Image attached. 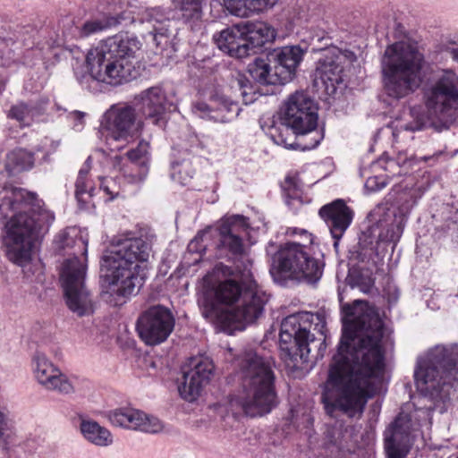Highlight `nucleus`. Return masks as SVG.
<instances>
[{
  "label": "nucleus",
  "instance_id": "obj_1",
  "mask_svg": "<svg viewBox=\"0 0 458 458\" xmlns=\"http://www.w3.org/2000/svg\"><path fill=\"white\" fill-rule=\"evenodd\" d=\"M343 335L323 385L326 413L360 417L375 394V379L384 371V326L377 310L367 301L342 304Z\"/></svg>",
  "mask_w": 458,
  "mask_h": 458
},
{
  "label": "nucleus",
  "instance_id": "obj_2",
  "mask_svg": "<svg viewBox=\"0 0 458 458\" xmlns=\"http://www.w3.org/2000/svg\"><path fill=\"white\" fill-rule=\"evenodd\" d=\"M1 209L14 213L4 225L3 243L9 259L22 266L30 259L33 242L47 232L55 216L35 193L18 188L4 197Z\"/></svg>",
  "mask_w": 458,
  "mask_h": 458
},
{
  "label": "nucleus",
  "instance_id": "obj_3",
  "mask_svg": "<svg viewBox=\"0 0 458 458\" xmlns=\"http://www.w3.org/2000/svg\"><path fill=\"white\" fill-rule=\"evenodd\" d=\"M138 38L129 33H118L101 40L86 55L87 72H75L80 84L88 89L93 81L117 86L137 77L133 58L140 49Z\"/></svg>",
  "mask_w": 458,
  "mask_h": 458
},
{
  "label": "nucleus",
  "instance_id": "obj_4",
  "mask_svg": "<svg viewBox=\"0 0 458 458\" xmlns=\"http://www.w3.org/2000/svg\"><path fill=\"white\" fill-rule=\"evenodd\" d=\"M240 380L239 393L230 406H239L249 417L268 414L278 404L275 375L267 360L253 350H244L234 360Z\"/></svg>",
  "mask_w": 458,
  "mask_h": 458
},
{
  "label": "nucleus",
  "instance_id": "obj_5",
  "mask_svg": "<svg viewBox=\"0 0 458 458\" xmlns=\"http://www.w3.org/2000/svg\"><path fill=\"white\" fill-rule=\"evenodd\" d=\"M150 252V244L142 237L121 240L106 251L101 267L114 293L123 297L137 293L146 278L145 263Z\"/></svg>",
  "mask_w": 458,
  "mask_h": 458
},
{
  "label": "nucleus",
  "instance_id": "obj_6",
  "mask_svg": "<svg viewBox=\"0 0 458 458\" xmlns=\"http://www.w3.org/2000/svg\"><path fill=\"white\" fill-rule=\"evenodd\" d=\"M424 55L405 41L388 46L381 58V73L385 93L399 100L416 92L426 79Z\"/></svg>",
  "mask_w": 458,
  "mask_h": 458
},
{
  "label": "nucleus",
  "instance_id": "obj_7",
  "mask_svg": "<svg viewBox=\"0 0 458 458\" xmlns=\"http://www.w3.org/2000/svg\"><path fill=\"white\" fill-rule=\"evenodd\" d=\"M289 236L300 235L302 242H287L276 250L273 242L266 248L271 257L270 274L275 279L291 278L317 283L322 276L324 264L312 253V234L305 229L288 228Z\"/></svg>",
  "mask_w": 458,
  "mask_h": 458
},
{
  "label": "nucleus",
  "instance_id": "obj_8",
  "mask_svg": "<svg viewBox=\"0 0 458 458\" xmlns=\"http://www.w3.org/2000/svg\"><path fill=\"white\" fill-rule=\"evenodd\" d=\"M414 380L422 394L441 401L449 398L458 381V345H436L418 357Z\"/></svg>",
  "mask_w": 458,
  "mask_h": 458
},
{
  "label": "nucleus",
  "instance_id": "obj_9",
  "mask_svg": "<svg viewBox=\"0 0 458 458\" xmlns=\"http://www.w3.org/2000/svg\"><path fill=\"white\" fill-rule=\"evenodd\" d=\"M244 285L243 293L234 309L220 310L215 303L205 301L203 317L224 327L236 330H243L246 326L256 322L263 315L268 296L258 286L252 275L244 278Z\"/></svg>",
  "mask_w": 458,
  "mask_h": 458
},
{
  "label": "nucleus",
  "instance_id": "obj_10",
  "mask_svg": "<svg viewBox=\"0 0 458 458\" xmlns=\"http://www.w3.org/2000/svg\"><path fill=\"white\" fill-rule=\"evenodd\" d=\"M314 319L318 320L316 327H325L324 315L319 313L298 312L282 321L279 345L281 356L285 361L290 360L294 364L308 361L310 344L314 341L310 334Z\"/></svg>",
  "mask_w": 458,
  "mask_h": 458
},
{
  "label": "nucleus",
  "instance_id": "obj_11",
  "mask_svg": "<svg viewBox=\"0 0 458 458\" xmlns=\"http://www.w3.org/2000/svg\"><path fill=\"white\" fill-rule=\"evenodd\" d=\"M423 98L430 116L449 122L458 114V75L451 69L442 70L424 88Z\"/></svg>",
  "mask_w": 458,
  "mask_h": 458
},
{
  "label": "nucleus",
  "instance_id": "obj_12",
  "mask_svg": "<svg viewBox=\"0 0 458 458\" xmlns=\"http://www.w3.org/2000/svg\"><path fill=\"white\" fill-rule=\"evenodd\" d=\"M248 228V218L242 215L223 217L218 227L219 248L226 250L234 259L236 273H242L244 278L251 276L252 267V261L242 242V236Z\"/></svg>",
  "mask_w": 458,
  "mask_h": 458
},
{
  "label": "nucleus",
  "instance_id": "obj_13",
  "mask_svg": "<svg viewBox=\"0 0 458 458\" xmlns=\"http://www.w3.org/2000/svg\"><path fill=\"white\" fill-rule=\"evenodd\" d=\"M174 325V317L168 308L163 305H154L140 315L136 323V330L145 344L155 346L167 340Z\"/></svg>",
  "mask_w": 458,
  "mask_h": 458
},
{
  "label": "nucleus",
  "instance_id": "obj_14",
  "mask_svg": "<svg viewBox=\"0 0 458 458\" xmlns=\"http://www.w3.org/2000/svg\"><path fill=\"white\" fill-rule=\"evenodd\" d=\"M127 160L122 156L115 155L109 159L114 170L118 171L125 182L141 186L149 172L150 154L149 144L140 140L137 147L126 153Z\"/></svg>",
  "mask_w": 458,
  "mask_h": 458
},
{
  "label": "nucleus",
  "instance_id": "obj_15",
  "mask_svg": "<svg viewBox=\"0 0 458 458\" xmlns=\"http://www.w3.org/2000/svg\"><path fill=\"white\" fill-rule=\"evenodd\" d=\"M284 119L295 131L304 134L318 132V114L313 100L304 92L296 91L284 105Z\"/></svg>",
  "mask_w": 458,
  "mask_h": 458
},
{
  "label": "nucleus",
  "instance_id": "obj_16",
  "mask_svg": "<svg viewBox=\"0 0 458 458\" xmlns=\"http://www.w3.org/2000/svg\"><path fill=\"white\" fill-rule=\"evenodd\" d=\"M214 368L212 360L207 356L190 358L182 367V381L178 386L182 398L187 402L195 401L209 382Z\"/></svg>",
  "mask_w": 458,
  "mask_h": 458
},
{
  "label": "nucleus",
  "instance_id": "obj_17",
  "mask_svg": "<svg viewBox=\"0 0 458 458\" xmlns=\"http://www.w3.org/2000/svg\"><path fill=\"white\" fill-rule=\"evenodd\" d=\"M409 413L401 411L386 429L384 448L387 458H406L412 444L411 432L416 429Z\"/></svg>",
  "mask_w": 458,
  "mask_h": 458
},
{
  "label": "nucleus",
  "instance_id": "obj_18",
  "mask_svg": "<svg viewBox=\"0 0 458 458\" xmlns=\"http://www.w3.org/2000/svg\"><path fill=\"white\" fill-rule=\"evenodd\" d=\"M345 63V55L338 48L327 49L315 72L316 86L323 88L327 95H334L344 82Z\"/></svg>",
  "mask_w": 458,
  "mask_h": 458
},
{
  "label": "nucleus",
  "instance_id": "obj_19",
  "mask_svg": "<svg viewBox=\"0 0 458 458\" xmlns=\"http://www.w3.org/2000/svg\"><path fill=\"white\" fill-rule=\"evenodd\" d=\"M109 421L115 427L144 433L157 434L163 430V423L152 415L142 411L125 407L111 411L108 414Z\"/></svg>",
  "mask_w": 458,
  "mask_h": 458
},
{
  "label": "nucleus",
  "instance_id": "obj_20",
  "mask_svg": "<svg viewBox=\"0 0 458 458\" xmlns=\"http://www.w3.org/2000/svg\"><path fill=\"white\" fill-rule=\"evenodd\" d=\"M322 220L327 225L332 237L335 239L334 246L338 245L353 219V211L344 199H337L322 206L318 211Z\"/></svg>",
  "mask_w": 458,
  "mask_h": 458
},
{
  "label": "nucleus",
  "instance_id": "obj_21",
  "mask_svg": "<svg viewBox=\"0 0 458 458\" xmlns=\"http://www.w3.org/2000/svg\"><path fill=\"white\" fill-rule=\"evenodd\" d=\"M103 130L106 131L107 140H127L135 131V113L131 106L113 107L106 113Z\"/></svg>",
  "mask_w": 458,
  "mask_h": 458
},
{
  "label": "nucleus",
  "instance_id": "obj_22",
  "mask_svg": "<svg viewBox=\"0 0 458 458\" xmlns=\"http://www.w3.org/2000/svg\"><path fill=\"white\" fill-rule=\"evenodd\" d=\"M192 112L202 119L217 123H228L239 114L240 107L235 100L225 96H216L209 103L197 101L192 106Z\"/></svg>",
  "mask_w": 458,
  "mask_h": 458
},
{
  "label": "nucleus",
  "instance_id": "obj_23",
  "mask_svg": "<svg viewBox=\"0 0 458 458\" xmlns=\"http://www.w3.org/2000/svg\"><path fill=\"white\" fill-rule=\"evenodd\" d=\"M305 53L306 50L300 46H286L268 54L267 59L273 64V69L278 73L282 84L293 80Z\"/></svg>",
  "mask_w": 458,
  "mask_h": 458
},
{
  "label": "nucleus",
  "instance_id": "obj_24",
  "mask_svg": "<svg viewBox=\"0 0 458 458\" xmlns=\"http://www.w3.org/2000/svg\"><path fill=\"white\" fill-rule=\"evenodd\" d=\"M310 142L304 140L307 134L295 131L290 125L285 123L278 127H272L269 131L271 140L279 146L285 148L295 150H310L315 148L321 141L323 136L320 132H315Z\"/></svg>",
  "mask_w": 458,
  "mask_h": 458
},
{
  "label": "nucleus",
  "instance_id": "obj_25",
  "mask_svg": "<svg viewBox=\"0 0 458 458\" xmlns=\"http://www.w3.org/2000/svg\"><path fill=\"white\" fill-rule=\"evenodd\" d=\"M322 454L329 458H345L351 452L347 432L342 425L326 424L320 444Z\"/></svg>",
  "mask_w": 458,
  "mask_h": 458
},
{
  "label": "nucleus",
  "instance_id": "obj_26",
  "mask_svg": "<svg viewBox=\"0 0 458 458\" xmlns=\"http://www.w3.org/2000/svg\"><path fill=\"white\" fill-rule=\"evenodd\" d=\"M140 111L142 115L153 124H165V95L158 87L149 88L141 92Z\"/></svg>",
  "mask_w": 458,
  "mask_h": 458
},
{
  "label": "nucleus",
  "instance_id": "obj_27",
  "mask_svg": "<svg viewBox=\"0 0 458 458\" xmlns=\"http://www.w3.org/2000/svg\"><path fill=\"white\" fill-rule=\"evenodd\" d=\"M237 275L240 276V282L236 281L235 279H225L218 283V284L214 288L215 301L209 300L208 298H204L202 301H199L202 314L203 304L205 301L213 302L218 309L224 310L223 308L219 307V304L232 306L240 301L245 285L242 274L237 273Z\"/></svg>",
  "mask_w": 458,
  "mask_h": 458
},
{
  "label": "nucleus",
  "instance_id": "obj_28",
  "mask_svg": "<svg viewBox=\"0 0 458 458\" xmlns=\"http://www.w3.org/2000/svg\"><path fill=\"white\" fill-rule=\"evenodd\" d=\"M214 41L217 47L236 58H242L248 55V46L244 37V31L239 27H232L223 30L214 35Z\"/></svg>",
  "mask_w": 458,
  "mask_h": 458
},
{
  "label": "nucleus",
  "instance_id": "obj_29",
  "mask_svg": "<svg viewBox=\"0 0 458 458\" xmlns=\"http://www.w3.org/2000/svg\"><path fill=\"white\" fill-rule=\"evenodd\" d=\"M126 17H133L134 21H126L127 23H148L151 27L149 33L157 38V36L167 37L170 34V19L168 13L161 7L145 8L139 11L137 16L131 14V12H126Z\"/></svg>",
  "mask_w": 458,
  "mask_h": 458
},
{
  "label": "nucleus",
  "instance_id": "obj_30",
  "mask_svg": "<svg viewBox=\"0 0 458 458\" xmlns=\"http://www.w3.org/2000/svg\"><path fill=\"white\" fill-rule=\"evenodd\" d=\"M86 257H72L65 259L60 270V282L63 290L86 286Z\"/></svg>",
  "mask_w": 458,
  "mask_h": 458
},
{
  "label": "nucleus",
  "instance_id": "obj_31",
  "mask_svg": "<svg viewBox=\"0 0 458 458\" xmlns=\"http://www.w3.org/2000/svg\"><path fill=\"white\" fill-rule=\"evenodd\" d=\"M55 245L59 252L64 251L72 257L82 256L84 258L88 250L87 240L75 227L61 232L55 239Z\"/></svg>",
  "mask_w": 458,
  "mask_h": 458
},
{
  "label": "nucleus",
  "instance_id": "obj_32",
  "mask_svg": "<svg viewBox=\"0 0 458 458\" xmlns=\"http://www.w3.org/2000/svg\"><path fill=\"white\" fill-rule=\"evenodd\" d=\"M69 310L79 317L89 316L94 312L93 300L87 286L64 290Z\"/></svg>",
  "mask_w": 458,
  "mask_h": 458
},
{
  "label": "nucleus",
  "instance_id": "obj_33",
  "mask_svg": "<svg viewBox=\"0 0 458 458\" xmlns=\"http://www.w3.org/2000/svg\"><path fill=\"white\" fill-rule=\"evenodd\" d=\"M279 0H223L231 14L249 17L251 13L273 8Z\"/></svg>",
  "mask_w": 458,
  "mask_h": 458
},
{
  "label": "nucleus",
  "instance_id": "obj_34",
  "mask_svg": "<svg viewBox=\"0 0 458 458\" xmlns=\"http://www.w3.org/2000/svg\"><path fill=\"white\" fill-rule=\"evenodd\" d=\"M126 21H134L133 17H126V11L117 15H103L99 18L87 21L82 25L80 34L81 37H89L93 34L107 30Z\"/></svg>",
  "mask_w": 458,
  "mask_h": 458
},
{
  "label": "nucleus",
  "instance_id": "obj_35",
  "mask_svg": "<svg viewBox=\"0 0 458 458\" xmlns=\"http://www.w3.org/2000/svg\"><path fill=\"white\" fill-rule=\"evenodd\" d=\"M32 372L37 382L44 388L51 382L53 377L56 375L59 368L43 352H37L31 360Z\"/></svg>",
  "mask_w": 458,
  "mask_h": 458
},
{
  "label": "nucleus",
  "instance_id": "obj_36",
  "mask_svg": "<svg viewBox=\"0 0 458 458\" xmlns=\"http://www.w3.org/2000/svg\"><path fill=\"white\" fill-rule=\"evenodd\" d=\"M268 59L256 58L248 66V72L250 77L260 84H282L278 73L271 67Z\"/></svg>",
  "mask_w": 458,
  "mask_h": 458
},
{
  "label": "nucleus",
  "instance_id": "obj_37",
  "mask_svg": "<svg viewBox=\"0 0 458 458\" xmlns=\"http://www.w3.org/2000/svg\"><path fill=\"white\" fill-rule=\"evenodd\" d=\"M244 37L248 46V55L250 51L255 47H260L266 43L272 41L275 37V30L266 23L259 22L252 24L244 31Z\"/></svg>",
  "mask_w": 458,
  "mask_h": 458
},
{
  "label": "nucleus",
  "instance_id": "obj_38",
  "mask_svg": "<svg viewBox=\"0 0 458 458\" xmlns=\"http://www.w3.org/2000/svg\"><path fill=\"white\" fill-rule=\"evenodd\" d=\"M386 204H389L397 216L408 217L411 208L416 204L413 193L408 190H393L386 198Z\"/></svg>",
  "mask_w": 458,
  "mask_h": 458
},
{
  "label": "nucleus",
  "instance_id": "obj_39",
  "mask_svg": "<svg viewBox=\"0 0 458 458\" xmlns=\"http://www.w3.org/2000/svg\"><path fill=\"white\" fill-rule=\"evenodd\" d=\"M81 431L83 437L98 446H108L113 443L111 432L93 420H82Z\"/></svg>",
  "mask_w": 458,
  "mask_h": 458
},
{
  "label": "nucleus",
  "instance_id": "obj_40",
  "mask_svg": "<svg viewBox=\"0 0 458 458\" xmlns=\"http://www.w3.org/2000/svg\"><path fill=\"white\" fill-rule=\"evenodd\" d=\"M231 89L234 95V100L241 98L244 105L253 103L257 98V90L250 80L243 74H238L231 81Z\"/></svg>",
  "mask_w": 458,
  "mask_h": 458
},
{
  "label": "nucleus",
  "instance_id": "obj_41",
  "mask_svg": "<svg viewBox=\"0 0 458 458\" xmlns=\"http://www.w3.org/2000/svg\"><path fill=\"white\" fill-rule=\"evenodd\" d=\"M204 2L205 0H172L185 22H195L201 19Z\"/></svg>",
  "mask_w": 458,
  "mask_h": 458
},
{
  "label": "nucleus",
  "instance_id": "obj_42",
  "mask_svg": "<svg viewBox=\"0 0 458 458\" xmlns=\"http://www.w3.org/2000/svg\"><path fill=\"white\" fill-rule=\"evenodd\" d=\"M33 154L25 149H14L7 155L6 168L11 173L29 170L33 167Z\"/></svg>",
  "mask_w": 458,
  "mask_h": 458
},
{
  "label": "nucleus",
  "instance_id": "obj_43",
  "mask_svg": "<svg viewBox=\"0 0 458 458\" xmlns=\"http://www.w3.org/2000/svg\"><path fill=\"white\" fill-rule=\"evenodd\" d=\"M90 157L87 158L82 167L80 169L75 182V197L79 203L86 204L88 199L92 197L94 188L89 185L88 174L90 170Z\"/></svg>",
  "mask_w": 458,
  "mask_h": 458
},
{
  "label": "nucleus",
  "instance_id": "obj_44",
  "mask_svg": "<svg viewBox=\"0 0 458 458\" xmlns=\"http://www.w3.org/2000/svg\"><path fill=\"white\" fill-rule=\"evenodd\" d=\"M47 390L55 391L61 394H71L75 392V379L69 377L60 369L46 386Z\"/></svg>",
  "mask_w": 458,
  "mask_h": 458
},
{
  "label": "nucleus",
  "instance_id": "obj_45",
  "mask_svg": "<svg viewBox=\"0 0 458 458\" xmlns=\"http://www.w3.org/2000/svg\"><path fill=\"white\" fill-rule=\"evenodd\" d=\"M38 111L25 103L13 106L9 111L8 116L17 120L21 125H30Z\"/></svg>",
  "mask_w": 458,
  "mask_h": 458
},
{
  "label": "nucleus",
  "instance_id": "obj_46",
  "mask_svg": "<svg viewBox=\"0 0 458 458\" xmlns=\"http://www.w3.org/2000/svg\"><path fill=\"white\" fill-rule=\"evenodd\" d=\"M394 216L393 222L389 225L388 228L386 229L385 239L386 241L392 242H397L403 233V229L405 227L407 217L397 216L395 212H392Z\"/></svg>",
  "mask_w": 458,
  "mask_h": 458
},
{
  "label": "nucleus",
  "instance_id": "obj_47",
  "mask_svg": "<svg viewBox=\"0 0 458 458\" xmlns=\"http://www.w3.org/2000/svg\"><path fill=\"white\" fill-rule=\"evenodd\" d=\"M100 190L109 196V200H113L120 194V186L113 178H100Z\"/></svg>",
  "mask_w": 458,
  "mask_h": 458
},
{
  "label": "nucleus",
  "instance_id": "obj_48",
  "mask_svg": "<svg viewBox=\"0 0 458 458\" xmlns=\"http://www.w3.org/2000/svg\"><path fill=\"white\" fill-rule=\"evenodd\" d=\"M60 146V141L59 140H45L37 148H36V151L37 152H42L44 153L43 155V159L45 161H47L48 160V157L50 155H52L53 153H55L57 148H59Z\"/></svg>",
  "mask_w": 458,
  "mask_h": 458
},
{
  "label": "nucleus",
  "instance_id": "obj_49",
  "mask_svg": "<svg viewBox=\"0 0 458 458\" xmlns=\"http://www.w3.org/2000/svg\"><path fill=\"white\" fill-rule=\"evenodd\" d=\"M386 185V181L378 176L369 177L365 183V187L372 191H380L385 188Z\"/></svg>",
  "mask_w": 458,
  "mask_h": 458
},
{
  "label": "nucleus",
  "instance_id": "obj_50",
  "mask_svg": "<svg viewBox=\"0 0 458 458\" xmlns=\"http://www.w3.org/2000/svg\"><path fill=\"white\" fill-rule=\"evenodd\" d=\"M86 114L81 111H72L69 114L68 117L73 121V129L76 131H81L84 124V118Z\"/></svg>",
  "mask_w": 458,
  "mask_h": 458
},
{
  "label": "nucleus",
  "instance_id": "obj_51",
  "mask_svg": "<svg viewBox=\"0 0 458 458\" xmlns=\"http://www.w3.org/2000/svg\"><path fill=\"white\" fill-rule=\"evenodd\" d=\"M182 168L185 171V173H186L187 174H186V176L182 177V176L181 175V174H182V169H179V170H178V174H179L178 180H180V182H181V183H182V184H186V183H187V182H186V181H187L188 179L192 178V176H193V172H192V170L191 169V167H190L189 164H187V163H183V164L182 165Z\"/></svg>",
  "mask_w": 458,
  "mask_h": 458
},
{
  "label": "nucleus",
  "instance_id": "obj_52",
  "mask_svg": "<svg viewBox=\"0 0 458 458\" xmlns=\"http://www.w3.org/2000/svg\"><path fill=\"white\" fill-rule=\"evenodd\" d=\"M424 127V123L421 120H417L410 123H405L404 125H401L402 129H404L405 131H420Z\"/></svg>",
  "mask_w": 458,
  "mask_h": 458
},
{
  "label": "nucleus",
  "instance_id": "obj_53",
  "mask_svg": "<svg viewBox=\"0 0 458 458\" xmlns=\"http://www.w3.org/2000/svg\"><path fill=\"white\" fill-rule=\"evenodd\" d=\"M6 429H7V424H6L5 416L0 411V440H2L4 438Z\"/></svg>",
  "mask_w": 458,
  "mask_h": 458
},
{
  "label": "nucleus",
  "instance_id": "obj_54",
  "mask_svg": "<svg viewBox=\"0 0 458 458\" xmlns=\"http://www.w3.org/2000/svg\"><path fill=\"white\" fill-rule=\"evenodd\" d=\"M447 53L450 55V57L454 60L458 62V48L452 47L447 50Z\"/></svg>",
  "mask_w": 458,
  "mask_h": 458
},
{
  "label": "nucleus",
  "instance_id": "obj_55",
  "mask_svg": "<svg viewBox=\"0 0 458 458\" xmlns=\"http://www.w3.org/2000/svg\"><path fill=\"white\" fill-rule=\"evenodd\" d=\"M198 242H199V236L195 237V239H194V240H192V241L190 242V244H189L188 248H189V250H190L191 251H195V250H197L195 249V245L198 243Z\"/></svg>",
  "mask_w": 458,
  "mask_h": 458
},
{
  "label": "nucleus",
  "instance_id": "obj_56",
  "mask_svg": "<svg viewBox=\"0 0 458 458\" xmlns=\"http://www.w3.org/2000/svg\"><path fill=\"white\" fill-rule=\"evenodd\" d=\"M386 208L384 206V204H379L375 209V213L379 214V212L384 211Z\"/></svg>",
  "mask_w": 458,
  "mask_h": 458
},
{
  "label": "nucleus",
  "instance_id": "obj_57",
  "mask_svg": "<svg viewBox=\"0 0 458 458\" xmlns=\"http://www.w3.org/2000/svg\"><path fill=\"white\" fill-rule=\"evenodd\" d=\"M314 136H315V134L309 133V134H307V136H306V138H305V140H305L306 142H310V141H311V140H312V137H314Z\"/></svg>",
  "mask_w": 458,
  "mask_h": 458
},
{
  "label": "nucleus",
  "instance_id": "obj_58",
  "mask_svg": "<svg viewBox=\"0 0 458 458\" xmlns=\"http://www.w3.org/2000/svg\"><path fill=\"white\" fill-rule=\"evenodd\" d=\"M398 296H399V293H398V291H397V290H394V297H393V300H392V301H397V299H398Z\"/></svg>",
  "mask_w": 458,
  "mask_h": 458
},
{
  "label": "nucleus",
  "instance_id": "obj_59",
  "mask_svg": "<svg viewBox=\"0 0 458 458\" xmlns=\"http://www.w3.org/2000/svg\"><path fill=\"white\" fill-rule=\"evenodd\" d=\"M134 174H138V169L134 168L132 171H131Z\"/></svg>",
  "mask_w": 458,
  "mask_h": 458
},
{
  "label": "nucleus",
  "instance_id": "obj_60",
  "mask_svg": "<svg viewBox=\"0 0 458 458\" xmlns=\"http://www.w3.org/2000/svg\"><path fill=\"white\" fill-rule=\"evenodd\" d=\"M456 458H458V456Z\"/></svg>",
  "mask_w": 458,
  "mask_h": 458
}]
</instances>
